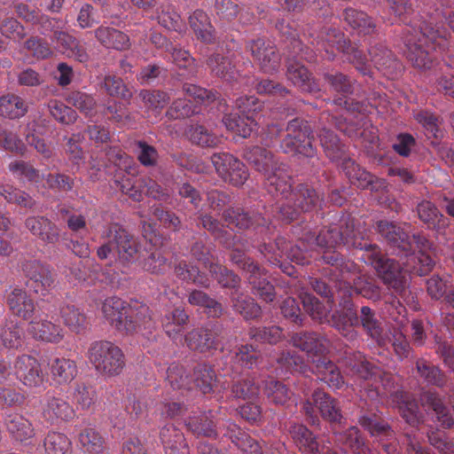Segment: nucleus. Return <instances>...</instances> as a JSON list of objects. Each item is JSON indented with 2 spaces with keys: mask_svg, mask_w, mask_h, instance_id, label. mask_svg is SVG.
Here are the masks:
<instances>
[{
  "mask_svg": "<svg viewBox=\"0 0 454 454\" xmlns=\"http://www.w3.org/2000/svg\"><path fill=\"white\" fill-rule=\"evenodd\" d=\"M291 176L287 167L282 163L265 176V186L270 193L286 199L292 192Z\"/></svg>",
  "mask_w": 454,
  "mask_h": 454,
  "instance_id": "bb28decb",
  "label": "nucleus"
},
{
  "mask_svg": "<svg viewBox=\"0 0 454 454\" xmlns=\"http://www.w3.org/2000/svg\"><path fill=\"white\" fill-rule=\"evenodd\" d=\"M371 231L360 220L348 219L345 227L323 229L316 241L317 246L334 248L340 245L362 251L361 259L373 267L379 278L388 288L403 296L406 292L407 279L400 264L387 258L380 247L370 239Z\"/></svg>",
  "mask_w": 454,
  "mask_h": 454,
  "instance_id": "f257e3e1",
  "label": "nucleus"
},
{
  "mask_svg": "<svg viewBox=\"0 0 454 454\" xmlns=\"http://www.w3.org/2000/svg\"><path fill=\"white\" fill-rule=\"evenodd\" d=\"M188 429L196 436L216 438L217 430L215 422L207 413L190 417L186 422Z\"/></svg>",
  "mask_w": 454,
  "mask_h": 454,
  "instance_id": "603ef678",
  "label": "nucleus"
},
{
  "mask_svg": "<svg viewBox=\"0 0 454 454\" xmlns=\"http://www.w3.org/2000/svg\"><path fill=\"white\" fill-rule=\"evenodd\" d=\"M78 444L87 454H103L106 449L104 438L91 427H86L80 432Z\"/></svg>",
  "mask_w": 454,
  "mask_h": 454,
  "instance_id": "8fccbe9b",
  "label": "nucleus"
},
{
  "mask_svg": "<svg viewBox=\"0 0 454 454\" xmlns=\"http://www.w3.org/2000/svg\"><path fill=\"white\" fill-rule=\"evenodd\" d=\"M349 325L336 323L335 327L345 337L352 339L356 336L352 325L361 326L364 332L379 345H385L387 339L385 338L384 326L376 312L368 306H363L359 315L350 313L348 317Z\"/></svg>",
  "mask_w": 454,
  "mask_h": 454,
  "instance_id": "6e6552de",
  "label": "nucleus"
},
{
  "mask_svg": "<svg viewBox=\"0 0 454 454\" xmlns=\"http://www.w3.org/2000/svg\"><path fill=\"white\" fill-rule=\"evenodd\" d=\"M347 366L360 379L372 381V384L368 382L363 387L367 396L372 400L376 399L380 395L391 393L395 389L394 377L364 359L361 353L353 354L347 358Z\"/></svg>",
  "mask_w": 454,
  "mask_h": 454,
  "instance_id": "7ed1b4c3",
  "label": "nucleus"
},
{
  "mask_svg": "<svg viewBox=\"0 0 454 454\" xmlns=\"http://www.w3.org/2000/svg\"><path fill=\"white\" fill-rule=\"evenodd\" d=\"M86 356L95 371L104 377L120 375L126 364L122 350L109 340L92 341Z\"/></svg>",
  "mask_w": 454,
  "mask_h": 454,
  "instance_id": "39448f33",
  "label": "nucleus"
},
{
  "mask_svg": "<svg viewBox=\"0 0 454 454\" xmlns=\"http://www.w3.org/2000/svg\"><path fill=\"white\" fill-rule=\"evenodd\" d=\"M322 200L321 195L309 184H300L279 207L283 220L292 221L301 213L314 209Z\"/></svg>",
  "mask_w": 454,
  "mask_h": 454,
  "instance_id": "1a4fd4ad",
  "label": "nucleus"
},
{
  "mask_svg": "<svg viewBox=\"0 0 454 454\" xmlns=\"http://www.w3.org/2000/svg\"><path fill=\"white\" fill-rule=\"evenodd\" d=\"M43 417L51 424H59L74 417L73 407L59 397H48L43 406Z\"/></svg>",
  "mask_w": 454,
  "mask_h": 454,
  "instance_id": "c756f323",
  "label": "nucleus"
},
{
  "mask_svg": "<svg viewBox=\"0 0 454 454\" xmlns=\"http://www.w3.org/2000/svg\"><path fill=\"white\" fill-rule=\"evenodd\" d=\"M107 241L98 248L99 259L105 260L112 253H116L122 263L133 262L138 254L139 244L137 239L117 223L107 225L101 234Z\"/></svg>",
  "mask_w": 454,
  "mask_h": 454,
  "instance_id": "20e7f679",
  "label": "nucleus"
},
{
  "mask_svg": "<svg viewBox=\"0 0 454 454\" xmlns=\"http://www.w3.org/2000/svg\"><path fill=\"white\" fill-rule=\"evenodd\" d=\"M301 298L304 309L313 320L322 323L327 318L332 309L329 299L326 301V304H325L310 294H303Z\"/></svg>",
  "mask_w": 454,
  "mask_h": 454,
  "instance_id": "13d9d810",
  "label": "nucleus"
},
{
  "mask_svg": "<svg viewBox=\"0 0 454 454\" xmlns=\"http://www.w3.org/2000/svg\"><path fill=\"white\" fill-rule=\"evenodd\" d=\"M260 252L267 260L274 265L283 267L282 259L286 257L297 264L304 265L309 263L307 253L299 247H290L285 238H278L274 244H264L260 247Z\"/></svg>",
  "mask_w": 454,
  "mask_h": 454,
  "instance_id": "2eb2a0df",
  "label": "nucleus"
},
{
  "mask_svg": "<svg viewBox=\"0 0 454 454\" xmlns=\"http://www.w3.org/2000/svg\"><path fill=\"white\" fill-rule=\"evenodd\" d=\"M189 24L199 40L205 43H213L215 42L214 28L205 12L196 10L190 16Z\"/></svg>",
  "mask_w": 454,
  "mask_h": 454,
  "instance_id": "a18cd8bd",
  "label": "nucleus"
},
{
  "mask_svg": "<svg viewBox=\"0 0 454 454\" xmlns=\"http://www.w3.org/2000/svg\"><path fill=\"white\" fill-rule=\"evenodd\" d=\"M405 54L412 66L420 70L433 67L437 59L436 50L447 45L444 32L432 27V22L423 21L419 31L406 27L403 32Z\"/></svg>",
  "mask_w": 454,
  "mask_h": 454,
  "instance_id": "f03ea898",
  "label": "nucleus"
},
{
  "mask_svg": "<svg viewBox=\"0 0 454 454\" xmlns=\"http://www.w3.org/2000/svg\"><path fill=\"white\" fill-rule=\"evenodd\" d=\"M22 271L27 278V286L40 295H46L54 286L55 278L49 265L36 260L22 264Z\"/></svg>",
  "mask_w": 454,
  "mask_h": 454,
  "instance_id": "dca6fc26",
  "label": "nucleus"
},
{
  "mask_svg": "<svg viewBox=\"0 0 454 454\" xmlns=\"http://www.w3.org/2000/svg\"><path fill=\"white\" fill-rule=\"evenodd\" d=\"M288 432L290 436L301 454H319L324 450L317 436L304 425L294 423L290 426Z\"/></svg>",
  "mask_w": 454,
  "mask_h": 454,
  "instance_id": "4be33fe9",
  "label": "nucleus"
},
{
  "mask_svg": "<svg viewBox=\"0 0 454 454\" xmlns=\"http://www.w3.org/2000/svg\"><path fill=\"white\" fill-rule=\"evenodd\" d=\"M311 365L312 373L329 387L340 389L343 387L345 381L339 367L327 356Z\"/></svg>",
  "mask_w": 454,
  "mask_h": 454,
  "instance_id": "a878e982",
  "label": "nucleus"
},
{
  "mask_svg": "<svg viewBox=\"0 0 454 454\" xmlns=\"http://www.w3.org/2000/svg\"><path fill=\"white\" fill-rule=\"evenodd\" d=\"M291 342L294 347L306 353L311 364L317 363V360L325 358L329 351V340L324 335L315 332L294 333Z\"/></svg>",
  "mask_w": 454,
  "mask_h": 454,
  "instance_id": "f3484780",
  "label": "nucleus"
},
{
  "mask_svg": "<svg viewBox=\"0 0 454 454\" xmlns=\"http://www.w3.org/2000/svg\"><path fill=\"white\" fill-rule=\"evenodd\" d=\"M231 302L233 310L242 316L244 319L250 320L257 318L262 314L261 307L243 293L235 291L231 295Z\"/></svg>",
  "mask_w": 454,
  "mask_h": 454,
  "instance_id": "79ce46f5",
  "label": "nucleus"
},
{
  "mask_svg": "<svg viewBox=\"0 0 454 454\" xmlns=\"http://www.w3.org/2000/svg\"><path fill=\"white\" fill-rule=\"evenodd\" d=\"M101 309L112 326L126 333H132L140 328L142 318L139 314L143 315L145 319L148 310L146 307H143L142 311L136 312L126 301L116 296L106 298Z\"/></svg>",
  "mask_w": 454,
  "mask_h": 454,
  "instance_id": "423d86ee",
  "label": "nucleus"
},
{
  "mask_svg": "<svg viewBox=\"0 0 454 454\" xmlns=\"http://www.w3.org/2000/svg\"><path fill=\"white\" fill-rule=\"evenodd\" d=\"M420 403L423 407L433 411L436 420L444 428H450L454 424V419L444 403V397L435 391H425L420 395Z\"/></svg>",
  "mask_w": 454,
  "mask_h": 454,
  "instance_id": "5701e85b",
  "label": "nucleus"
},
{
  "mask_svg": "<svg viewBox=\"0 0 454 454\" xmlns=\"http://www.w3.org/2000/svg\"><path fill=\"white\" fill-rule=\"evenodd\" d=\"M416 369L419 375L423 378L428 384L442 387L446 384V376L436 366L433 365L427 360L419 358L416 361Z\"/></svg>",
  "mask_w": 454,
  "mask_h": 454,
  "instance_id": "e2e57ef3",
  "label": "nucleus"
},
{
  "mask_svg": "<svg viewBox=\"0 0 454 454\" xmlns=\"http://www.w3.org/2000/svg\"><path fill=\"white\" fill-rule=\"evenodd\" d=\"M211 160L219 176L233 186H242L249 176L246 165L232 154L214 153Z\"/></svg>",
  "mask_w": 454,
  "mask_h": 454,
  "instance_id": "ddd939ff",
  "label": "nucleus"
},
{
  "mask_svg": "<svg viewBox=\"0 0 454 454\" xmlns=\"http://www.w3.org/2000/svg\"><path fill=\"white\" fill-rule=\"evenodd\" d=\"M223 121L227 129L242 137H249L257 124L254 116H245V114H226L223 117Z\"/></svg>",
  "mask_w": 454,
  "mask_h": 454,
  "instance_id": "de8ad7c7",
  "label": "nucleus"
},
{
  "mask_svg": "<svg viewBox=\"0 0 454 454\" xmlns=\"http://www.w3.org/2000/svg\"><path fill=\"white\" fill-rule=\"evenodd\" d=\"M27 331L35 340L45 342L59 343L64 338L63 329L46 318L31 320Z\"/></svg>",
  "mask_w": 454,
  "mask_h": 454,
  "instance_id": "7c9ffc66",
  "label": "nucleus"
},
{
  "mask_svg": "<svg viewBox=\"0 0 454 454\" xmlns=\"http://www.w3.org/2000/svg\"><path fill=\"white\" fill-rule=\"evenodd\" d=\"M174 272L176 278L187 283H193L205 288L210 286V279L207 275L200 272L196 266L185 261L179 262L175 266Z\"/></svg>",
  "mask_w": 454,
  "mask_h": 454,
  "instance_id": "09e8293b",
  "label": "nucleus"
},
{
  "mask_svg": "<svg viewBox=\"0 0 454 454\" xmlns=\"http://www.w3.org/2000/svg\"><path fill=\"white\" fill-rule=\"evenodd\" d=\"M17 378L29 387L40 386L43 381V375L39 362L33 356L23 355L17 358L15 364Z\"/></svg>",
  "mask_w": 454,
  "mask_h": 454,
  "instance_id": "aec40b11",
  "label": "nucleus"
},
{
  "mask_svg": "<svg viewBox=\"0 0 454 454\" xmlns=\"http://www.w3.org/2000/svg\"><path fill=\"white\" fill-rule=\"evenodd\" d=\"M51 41L62 53L68 57L74 58L80 62H86L89 59L84 47L79 43L75 37L62 28L54 30Z\"/></svg>",
  "mask_w": 454,
  "mask_h": 454,
  "instance_id": "cd10ccee",
  "label": "nucleus"
},
{
  "mask_svg": "<svg viewBox=\"0 0 454 454\" xmlns=\"http://www.w3.org/2000/svg\"><path fill=\"white\" fill-rule=\"evenodd\" d=\"M27 112L25 101L19 96L8 94L0 98V115L10 119L24 116Z\"/></svg>",
  "mask_w": 454,
  "mask_h": 454,
  "instance_id": "4d7b16f0",
  "label": "nucleus"
},
{
  "mask_svg": "<svg viewBox=\"0 0 454 454\" xmlns=\"http://www.w3.org/2000/svg\"><path fill=\"white\" fill-rule=\"evenodd\" d=\"M225 435L245 454H262V447L258 441L242 431L234 422L226 425Z\"/></svg>",
  "mask_w": 454,
  "mask_h": 454,
  "instance_id": "f704fd0d",
  "label": "nucleus"
},
{
  "mask_svg": "<svg viewBox=\"0 0 454 454\" xmlns=\"http://www.w3.org/2000/svg\"><path fill=\"white\" fill-rule=\"evenodd\" d=\"M25 227L30 233L46 244L59 242L60 234L59 227L49 218L42 215L28 216Z\"/></svg>",
  "mask_w": 454,
  "mask_h": 454,
  "instance_id": "412c9836",
  "label": "nucleus"
},
{
  "mask_svg": "<svg viewBox=\"0 0 454 454\" xmlns=\"http://www.w3.org/2000/svg\"><path fill=\"white\" fill-rule=\"evenodd\" d=\"M221 328L216 325L198 327L184 336L186 346L193 351L207 353L215 350L220 344Z\"/></svg>",
  "mask_w": 454,
  "mask_h": 454,
  "instance_id": "a211bd4d",
  "label": "nucleus"
},
{
  "mask_svg": "<svg viewBox=\"0 0 454 454\" xmlns=\"http://www.w3.org/2000/svg\"><path fill=\"white\" fill-rule=\"evenodd\" d=\"M223 217L229 224H233L239 229H248L253 226L263 225L266 220L259 213L245 211L242 208H227Z\"/></svg>",
  "mask_w": 454,
  "mask_h": 454,
  "instance_id": "c9c22d12",
  "label": "nucleus"
},
{
  "mask_svg": "<svg viewBox=\"0 0 454 454\" xmlns=\"http://www.w3.org/2000/svg\"><path fill=\"white\" fill-rule=\"evenodd\" d=\"M417 215L428 229L442 231L449 226V219L429 200H422L418 204Z\"/></svg>",
  "mask_w": 454,
  "mask_h": 454,
  "instance_id": "473e14b6",
  "label": "nucleus"
},
{
  "mask_svg": "<svg viewBox=\"0 0 454 454\" xmlns=\"http://www.w3.org/2000/svg\"><path fill=\"white\" fill-rule=\"evenodd\" d=\"M0 338L5 348L18 349L23 343V328L18 322L7 320L1 330Z\"/></svg>",
  "mask_w": 454,
  "mask_h": 454,
  "instance_id": "bf43d9fd",
  "label": "nucleus"
},
{
  "mask_svg": "<svg viewBox=\"0 0 454 454\" xmlns=\"http://www.w3.org/2000/svg\"><path fill=\"white\" fill-rule=\"evenodd\" d=\"M276 27L286 39L290 40L295 57H299L309 62H312L316 59L315 52L304 46L301 40L296 38L295 29L292 27L289 23L286 22L284 20H278L276 24Z\"/></svg>",
  "mask_w": 454,
  "mask_h": 454,
  "instance_id": "c03bdc74",
  "label": "nucleus"
},
{
  "mask_svg": "<svg viewBox=\"0 0 454 454\" xmlns=\"http://www.w3.org/2000/svg\"><path fill=\"white\" fill-rule=\"evenodd\" d=\"M95 37L106 48L126 51L130 47L129 37L123 32L110 27H99L95 30Z\"/></svg>",
  "mask_w": 454,
  "mask_h": 454,
  "instance_id": "e433bc0d",
  "label": "nucleus"
},
{
  "mask_svg": "<svg viewBox=\"0 0 454 454\" xmlns=\"http://www.w3.org/2000/svg\"><path fill=\"white\" fill-rule=\"evenodd\" d=\"M187 136L192 143L202 147H215L221 143V138L202 125H192L187 130Z\"/></svg>",
  "mask_w": 454,
  "mask_h": 454,
  "instance_id": "0e129e2a",
  "label": "nucleus"
},
{
  "mask_svg": "<svg viewBox=\"0 0 454 454\" xmlns=\"http://www.w3.org/2000/svg\"><path fill=\"white\" fill-rule=\"evenodd\" d=\"M7 304L13 315L29 320L35 311V303L30 295L21 288H14L7 297Z\"/></svg>",
  "mask_w": 454,
  "mask_h": 454,
  "instance_id": "c85d7f7f",
  "label": "nucleus"
},
{
  "mask_svg": "<svg viewBox=\"0 0 454 454\" xmlns=\"http://www.w3.org/2000/svg\"><path fill=\"white\" fill-rule=\"evenodd\" d=\"M344 287L343 296H351L353 292H355L369 300L379 301L380 299V287L364 275H359L353 278V285L344 281Z\"/></svg>",
  "mask_w": 454,
  "mask_h": 454,
  "instance_id": "58836bf2",
  "label": "nucleus"
},
{
  "mask_svg": "<svg viewBox=\"0 0 454 454\" xmlns=\"http://www.w3.org/2000/svg\"><path fill=\"white\" fill-rule=\"evenodd\" d=\"M286 77L294 86L299 87L302 91L309 93L319 91L318 84L311 77L310 73L304 65L298 60L288 59L286 64Z\"/></svg>",
  "mask_w": 454,
  "mask_h": 454,
  "instance_id": "393cba45",
  "label": "nucleus"
},
{
  "mask_svg": "<svg viewBox=\"0 0 454 454\" xmlns=\"http://www.w3.org/2000/svg\"><path fill=\"white\" fill-rule=\"evenodd\" d=\"M189 316L184 309L176 308L164 315L161 324L166 334L172 340H178L184 326L188 324Z\"/></svg>",
  "mask_w": 454,
  "mask_h": 454,
  "instance_id": "a19ab883",
  "label": "nucleus"
},
{
  "mask_svg": "<svg viewBox=\"0 0 454 454\" xmlns=\"http://www.w3.org/2000/svg\"><path fill=\"white\" fill-rule=\"evenodd\" d=\"M59 316L63 324L75 333H81L87 328L88 322L85 313L72 303L63 302L59 306Z\"/></svg>",
  "mask_w": 454,
  "mask_h": 454,
  "instance_id": "4c0bfd02",
  "label": "nucleus"
},
{
  "mask_svg": "<svg viewBox=\"0 0 454 454\" xmlns=\"http://www.w3.org/2000/svg\"><path fill=\"white\" fill-rule=\"evenodd\" d=\"M266 271L261 267L258 273L247 276V279L251 286L253 294L259 296L266 302H270L275 299V288L265 278Z\"/></svg>",
  "mask_w": 454,
  "mask_h": 454,
  "instance_id": "3c124183",
  "label": "nucleus"
},
{
  "mask_svg": "<svg viewBox=\"0 0 454 454\" xmlns=\"http://www.w3.org/2000/svg\"><path fill=\"white\" fill-rule=\"evenodd\" d=\"M324 47L325 52L330 54L329 59H333L334 52L333 48L343 52L347 60L355 66V67L363 74H370L369 65L367 64L366 56L358 48L351 45L350 42L345 38L343 33L337 28H329L325 36Z\"/></svg>",
  "mask_w": 454,
  "mask_h": 454,
  "instance_id": "9b49d317",
  "label": "nucleus"
},
{
  "mask_svg": "<svg viewBox=\"0 0 454 454\" xmlns=\"http://www.w3.org/2000/svg\"><path fill=\"white\" fill-rule=\"evenodd\" d=\"M4 426L10 435L19 442H25L35 436L33 424L18 412H11L4 418Z\"/></svg>",
  "mask_w": 454,
  "mask_h": 454,
  "instance_id": "2f4dec72",
  "label": "nucleus"
},
{
  "mask_svg": "<svg viewBox=\"0 0 454 454\" xmlns=\"http://www.w3.org/2000/svg\"><path fill=\"white\" fill-rule=\"evenodd\" d=\"M317 137L326 156L331 160L339 159L343 153V145L339 137L329 129L321 128Z\"/></svg>",
  "mask_w": 454,
  "mask_h": 454,
  "instance_id": "680f3d73",
  "label": "nucleus"
},
{
  "mask_svg": "<svg viewBox=\"0 0 454 454\" xmlns=\"http://www.w3.org/2000/svg\"><path fill=\"white\" fill-rule=\"evenodd\" d=\"M246 158L249 163L259 172L262 173L264 176L273 171L277 166L282 164L274 154L261 146H253L247 153Z\"/></svg>",
  "mask_w": 454,
  "mask_h": 454,
  "instance_id": "72a5a7b5",
  "label": "nucleus"
},
{
  "mask_svg": "<svg viewBox=\"0 0 454 454\" xmlns=\"http://www.w3.org/2000/svg\"><path fill=\"white\" fill-rule=\"evenodd\" d=\"M208 270L222 287L234 289L239 286L240 278L225 266L211 262Z\"/></svg>",
  "mask_w": 454,
  "mask_h": 454,
  "instance_id": "69168bd1",
  "label": "nucleus"
},
{
  "mask_svg": "<svg viewBox=\"0 0 454 454\" xmlns=\"http://www.w3.org/2000/svg\"><path fill=\"white\" fill-rule=\"evenodd\" d=\"M264 394L268 400L276 405H285L291 397L288 387L281 381L273 379L266 381Z\"/></svg>",
  "mask_w": 454,
  "mask_h": 454,
  "instance_id": "338daca9",
  "label": "nucleus"
},
{
  "mask_svg": "<svg viewBox=\"0 0 454 454\" xmlns=\"http://www.w3.org/2000/svg\"><path fill=\"white\" fill-rule=\"evenodd\" d=\"M188 302L193 306L203 307L206 313L212 317H220L223 313L222 303L200 290H192L190 293Z\"/></svg>",
  "mask_w": 454,
  "mask_h": 454,
  "instance_id": "5fc2aeb1",
  "label": "nucleus"
},
{
  "mask_svg": "<svg viewBox=\"0 0 454 454\" xmlns=\"http://www.w3.org/2000/svg\"><path fill=\"white\" fill-rule=\"evenodd\" d=\"M235 59L234 54L223 56L220 53H213L207 59L206 64L213 75L231 82L238 78L239 73Z\"/></svg>",
  "mask_w": 454,
  "mask_h": 454,
  "instance_id": "b1692460",
  "label": "nucleus"
},
{
  "mask_svg": "<svg viewBox=\"0 0 454 454\" xmlns=\"http://www.w3.org/2000/svg\"><path fill=\"white\" fill-rule=\"evenodd\" d=\"M317 411L324 419L331 423H340L342 419L338 400L319 388L316 389L311 398L307 399L302 405V411L311 425H317L319 422Z\"/></svg>",
  "mask_w": 454,
  "mask_h": 454,
  "instance_id": "0eeeda50",
  "label": "nucleus"
},
{
  "mask_svg": "<svg viewBox=\"0 0 454 454\" xmlns=\"http://www.w3.org/2000/svg\"><path fill=\"white\" fill-rule=\"evenodd\" d=\"M344 20L357 35H372L376 31L374 20L367 13L353 8L344 11Z\"/></svg>",
  "mask_w": 454,
  "mask_h": 454,
  "instance_id": "ea45409f",
  "label": "nucleus"
},
{
  "mask_svg": "<svg viewBox=\"0 0 454 454\" xmlns=\"http://www.w3.org/2000/svg\"><path fill=\"white\" fill-rule=\"evenodd\" d=\"M286 131V135L281 143L285 153H299L306 157L315 155L312 132L307 121L294 119L288 122Z\"/></svg>",
  "mask_w": 454,
  "mask_h": 454,
  "instance_id": "9d476101",
  "label": "nucleus"
},
{
  "mask_svg": "<svg viewBox=\"0 0 454 454\" xmlns=\"http://www.w3.org/2000/svg\"><path fill=\"white\" fill-rule=\"evenodd\" d=\"M52 379L59 384L71 382L77 374L76 363L67 357H54L50 363Z\"/></svg>",
  "mask_w": 454,
  "mask_h": 454,
  "instance_id": "37998d69",
  "label": "nucleus"
},
{
  "mask_svg": "<svg viewBox=\"0 0 454 454\" xmlns=\"http://www.w3.org/2000/svg\"><path fill=\"white\" fill-rule=\"evenodd\" d=\"M343 169L350 183L358 188H368L373 182V176L350 159L344 160Z\"/></svg>",
  "mask_w": 454,
  "mask_h": 454,
  "instance_id": "052dcab7",
  "label": "nucleus"
},
{
  "mask_svg": "<svg viewBox=\"0 0 454 454\" xmlns=\"http://www.w3.org/2000/svg\"><path fill=\"white\" fill-rule=\"evenodd\" d=\"M358 423L362 427L367 430L372 436L383 438L393 437L394 435V431L389 425L375 413L361 416L358 419Z\"/></svg>",
  "mask_w": 454,
  "mask_h": 454,
  "instance_id": "864d4df0",
  "label": "nucleus"
},
{
  "mask_svg": "<svg viewBox=\"0 0 454 454\" xmlns=\"http://www.w3.org/2000/svg\"><path fill=\"white\" fill-rule=\"evenodd\" d=\"M339 442L346 450L353 454H374L372 450L365 445L359 429L356 427H350L338 436Z\"/></svg>",
  "mask_w": 454,
  "mask_h": 454,
  "instance_id": "49530a36",
  "label": "nucleus"
},
{
  "mask_svg": "<svg viewBox=\"0 0 454 454\" xmlns=\"http://www.w3.org/2000/svg\"><path fill=\"white\" fill-rule=\"evenodd\" d=\"M46 454H72V442L63 433L51 431L43 441Z\"/></svg>",
  "mask_w": 454,
  "mask_h": 454,
  "instance_id": "6e6d98bb",
  "label": "nucleus"
},
{
  "mask_svg": "<svg viewBox=\"0 0 454 454\" xmlns=\"http://www.w3.org/2000/svg\"><path fill=\"white\" fill-rule=\"evenodd\" d=\"M246 50L250 52L254 61L265 74H274L281 66V56L277 46L264 37L249 40Z\"/></svg>",
  "mask_w": 454,
  "mask_h": 454,
  "instance_id": "f8f14e48",
  "label": "nucleus"
},
{
  "mask_svg": "<svg viewBox=\"0 0 454 454\" xmlns=\"http://www.w3.org/2000/svg\"><path fill=\"white\" fill-rule=\"evenodd\" d=\"M376 231L397 254H403L412 249L408 231L401 225L381 220L377 223Z\"/></svg>",
  "mask_w": 454,
  "mask_h": 454,
  "instance_id": "6ab92c4d",
  "label": "nucleus"
},
{
  "mask_svg": "<svg viewBox=\"0 0 454 454\" xmlns=\"http://www.w3.org/2000/svg\"><path fill=\"white\" fill-rule=\"evenodd\" d=\"M371 61L379 70H387L398 65L390 50L383 44L377 43L369 50Z\"/></svg>",
  "mask_w": 454,
  "mask_h": 454,
  "instance_id": "774afa93",
  "label": "nucleus"
},
{
  "mask_svg": "<svg viewBox=\"0 0 454 454\" xmlns=\"http://www.w3.org/2000/svg\"><path fill=\"white\" fill-rule=\"evenodd\" d=\"M412 240L419 252L418 254H415L412 248L408 253H403V255L407 258L406 262H403L405 270L419 276L427 275L434 265V261L431 255L432 244L421 234L413 235Z\"/></svg>",
  "mask_w": 454,
  "mask_h": 454,
  "instance_id": "4468645a",
  "label": "nucleus"
}]
</instances>
